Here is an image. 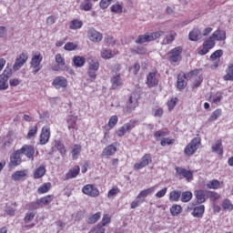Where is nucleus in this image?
Masks as SVG:
<instances>
[{"mask_svg":"<svg viewBox=\"0 0 233 233\" xmlns=\"http://www.w3.org/2000/svg\"><path fill=\"white\" fill-rule=\"evenodd\" d=\"M101 57H103V59H112V57H114V55L112 54V50L102 49Z\"/></svg>","mask_w":233,"mask_h":233,"instance_id":"44","label":"nucleus"},{"mask_svg":"<svg viewBox=\"0 0 233 233\" xmlns=\"http://www.w3.org/2000/svg\"><path fill=\"white\" fill-rule=\"evenodd\" d=\"M112 83V88L116 90V88H119V86H123V78L121 77V75H115L111 78Z\"/></svg>","mask_w":233,"mask_h":233,"instance_id":"21","label":"nucleus"},{"mask_svg":"<svg viewBox=\"0 0 233 233\" xmlns=\"http://www.w3.org/2000/svg\"><path fill=\"white\" fill-rule=\"evenodd\" d=\"M110 3H112V0H101L100 7L103 8V10H105L108 8V6H110Z\"/></svg>","mask_w":233,"mask_h":233,"instance_id":"59","label":"nucleus"},{"mask_svg":"<svg viewBox=\"0 0 233 233\" xmlns=\"http://www.w3.org/2000/svg\"><path fill=\"white\" fill-rule=\"evenodd\" d=\"M20 83H21V80L17 78H13L9 80L10 86H19Z\"/></svg>","mask_w":233,"mask_h":233,"instance_id":"63","label":"nucleus"},{"mask_svg":"<svg viewBox=\"0 0 233 233\" xmlns=\"http://www.w3.org/2000/svg\"><path fill=\"white\" fill-rule=\"evenodd\" d=\"M220 116H221V109H217L212 113L209 119L210 121H216V119H218V117H219Z\"/></svg>","mask_w":233,"mask_h":233,"instance_id":"55","label":"nucleus"},{"mask_svg":"<svg viewBox=\"0 0 233 233\" xmlns=\"http://www.w3.org/2000/svg\"><path fill=\"white\" fill-rule=\"evenodd\" d=\"M214 46H216V42L211 36L203 43V48L198 49V54H199V56H206V54H208V51L214 48Z\"/></svg>","mask_w":233,"mask_h":233,"instance_id":"6","label":"nucleus"},{"mask_svg":"<svg viewBox=\"0 0 233 233\" xmlns=\"http://www.w3.org/2000/svg\"><path fill=\"white\" fill-rule=\"evenodd\" d=\"M208 188H219V180H212L208 184Z\"/></svg>","mask_w":233,"mask_h":233,"instance_id":"56","label":"nucleus"},{"mask_svg":"<svg viewBox=\"0 0 233 233\" xmlns=\"http://www.w3.org/2000/svg\"><path fill=\"white\" fill-rule=\"evenodd\" d=\"M155 191L156 187H151L147 189L142 190L137 197V199H141V198H147V196H150V194L154 193Z\"/></svg>","mask_w":233,"mask_h":233,"instance_id":"33","label":"nucleus"},{"mask_svg":"<svg viewBox=\"0 0 233 233\" xmlns=\"http://www.w3.org/2000/svg\"><path fill=\"white\" fill-rule=\"evenodd\" d=\"M117 116H112L108 121V127L109 128H114V127H116V125H117Z\"/></svg>","mask_w":233,"mask_h":233,"instance_id":"52","label":"nucleus"},{"mask_svg":"<svg viewBox=\"0 0 233 233\" xmlns=\"http://www.w3.org/2000/svg\"><path fill=\"white\" fill-rule=\"evenodd\" d=\"M136 106H137V99L130 96L127 107L123 109L124 114H130L133 110H136Z\"/></svg>","mask_w":233,"mask_h":233,"instance_id":"18","label":"nucleus"},{"mask_svg":"<svg viewBox=\"0 0 233 233\" xmlns=\"http://www.w3.org/2000/svg\"><path fill=\"white\" fill-rule=\"evenodd\" d=\"M12 76V69L6 67L3 74L0 75V90H7L8 88V79Z\"/></svg>","mask_w":233,"mask_h":233,"instance_id":"4","label":"nucleus"},{"mask_svg":"<svg viewBox=\"0 0 233 233\" xmlns=\"http://www.w3.org/2000/svg\"><path fill=\"white\" fill-rule=\"evenodd\" d=\"M215 41H225L227 39V33L224 30L218 29L211 36Z\"/></svg>","mask_w":233,"mask_h":233,"instance_id":"23","label":"nucleus"},{"mask_svg":"<svg viewBox=\"0 0 233 233\" xmlns=\"http://www.w3.org/2000/svg\"><path fill=\"white\" fill-rule=\"evenodd\" d=\"M177 36V34L176 31H170L165 37V39L162 41V45H172L174 43V40Z\"/></svg>","mask_w":233,"mask_h":233,"instance_id":"24","label":"nucleus"},{"mask_svg":"<svg viewBox=\"0 0 233 233\" xmlns=\"http://www.w3.org/2000/svg\"><path fill=\"white\" fill-rule=\"evenodd\" d=\"M55 147L56 148H57V150H59L60 154L62 155L66 154V149H65V145H63V143H61L60 141L56 142Z\"/></svg>","mask_w":233,"mask_h":233,"instance_id":"51","label":"nucleus"},{"mask_svg":"<svg viewBox=\"0 0 233 233\" xmlns=\"http://www.w3.org/2000/svg\"><path fill=\"white\" fill-rule=\"evenodd\" d=\"M28 61V53H22L13 66L14 70H19Z\"/></svg>","mask_w":233,"mask_h":233,"instance_id":"11","label":"nucleus"},{"mask_svg":"<svg viewBox=\"0 0 233 233\" xmlns=\"http://www.w3.org/2000/svg\"><path fill=\"white\" fill-rule=\"evenodd\" d=\"M131 128L132 125L130 123H127L117 130L116 135L118 137H123V136H125V134H127V132H128V130Z\"/></svg>","mask_w":233,"mask_h":233,"instance_id":"31","label":"nucleus"},{"mask_svg":"<svg viewBox=\"0 0 233 233\" xmlns=\"http://www.w3.org/2000/svg\"><path fill=\"white\" fill-rule=\"evenodd\" d=\"M152 163V155L146 154L143 156L139 162L135 163L134 169L141 170V168H145V167H148Z\"/></svg>","mask_w":233,"mask_h":233,"instance_id":"5","label":"nucleus"},{"mask_svg":"<svg viewBox=\"0 0 233 233\" xmlns=\"http://www.w3.org/2000/svg\"><path fill=\"white\" fill-rule=\"evenodd\" d=\"M195 196L197 198V203L201 204L207 201V198H208V190L199 189L195 191Z\"/></svg>","mask_w":233,"mask_h":233,"instance_id":"17","label":"nucleus"},{"mask_svg":"<svg viewBox=\"0 0 233 233\" xmlns=\"http://www.w3.org/2000/svg\"><path fill=\"white\" fill-rule=\"evenodd\" d=\"M157 74L156 72H151L147 76V85L149 88H154V86H157Z\"/></svg>","mask_w":233,"mask_h":233,"instance_id":"14","label":"nucleus"},{"mask_svg":"<svg viewBox=\"0 0 233 233\" xmlns=\"http://www.w3.org/2000/svg\"><path fill=\"white\" fill-rule=\"evenodd\" d=\"M176 172L178 176H182V177L187 178V181H192L194 179V175L192 171L187 168L176 167Z\"/></svg>","mask_w":233,"mask_h":233,"instance_id":"13","label":"nucleus"},{"mask_svg":"<svg viewBox=\"0 0 233 233\" xmlns=\"http://www.w3.org/2000/svg\"><path fill=\"white\" fill-rule=\"evenodd\" d=\"M80 10H84L85 12H90V10H92V2H90V0H85L80 5Z\"/></svg>","mask_w":233,"mask_h":233,"instance_id":"39","label":"nucleus"},{"mask_svg":"<svg viewBox=\"0 0 233 233\" xmlns=\"http://www.w3.org/2000/svg\"><path fill=\"white\" fill-rule=\"evenodd\" d=\"M50 139V127H44L40 134V145H46Z\"/></svg>","mask_w":233,"mask_h":233,"instance_id":"16","label":"nucleus"},{"mask_svg":"<svg viewBox=\"0 0 233 233\" xmlns=\"http://www.w3.org/2000/svg\"><path fill=\"white\" fill-rule=\"evenodd\" d=\"M81 150L82 148L80 145L73 146L72 151H71L73 159H77L79 157V154H81Z\"/></svg>","mask_w":233,"mask_h":233,"instance_id":"35","label":"nucleus"},{"mask_svg":"<svg viewBox=\"0 0 233 233\" xmlns=\"http://www.w3.org/2000/svg\"><path fill=\"white\" fill-rule=\"evenodd\" d=\"M34 218H35V214L34 213H27L24 218V221L25 223H30V221H32L34 219Z\"/></svg>","mask_w":233,"mask_h":233,"instance_id":"60","label":"nucleus"},{"mask_svg":"<svg viewBox=\"0 0 233 233\" xmlns=\"http://www.w3.org/2000/svg\"><path fill=\"white\" fill-rule=\"evenodd\" d=\"M86 63V59H85L84 56H75L73 58V65L76 66V68H81L82 66H85V64Z\"/></svg>","mask_w":233,"mask_h":233,"instance_id":"27","label":"nucleus"},{"mask_svg":"<svg viewBox=\"0 0 233 233\" xmlns=\"http://www.w3.org/2000/svg\"><path fill=\"white\" fill-rule=\"evenodd\" d=\"M179 198H181V191L174 190L169 194L170 201H179Z\"/></svg>","mask_w":233,"mask_h":233,"instance_id":"42","label":"nucleus"},{"mask_svg":"<svg viewBox=\"0 0 233 233\" xmlns=\"http://www.w3.org/2000/svg\"><path fill=\"white\" fill-rule=\"evenodd\" d=\"M168 110H174L176 106V98H172L170 101L167 102Z\"/></svg>","mask_w":233,"mask_h":233,"instance_id":"64","label":"nucleus"},{"mask_svg":"<svg viewBox=\"0 0 233 233\" xmlns=\"http://www.w3.org/2000/svg\"><path fill=\"white\" fill-rule=\"evenodd\" d=\"M55 61L56 66H53V70L55 72H61V70H65L66 68V63L65 62V57L61 56V54H56L55 56Z\"/></svg>","mask_w":233,"mask_h":233,"instance_id":"9","label":"nucleus"},{"mask_svg":"<svg viewBox=\"0 0 233 233\" xmlns=\"http://www.w3.org/2000/svg\"><path fill=\"white\" fill-rule=\"evenodd\" d=\"M19 154H24L26 157H32V161H34V155L35 154V149L33 146L25 145L19 150H17Z\"/></svg>","mask_w":233,"mask_h":233,"instance_id":"10","label":"nucleus"},{"mask_svg":"<svg viewBox=\"0 0 233 233\" xmlns=\"http://www.w3.org/2000/svg\"><path fill=\"white\" fill-rule=\"evenodd\" d=\"M53 200H54V197L49 195L40 199H37L35 205H48V203H52Z\"/></svg>","mask_w":233,"mask_h":233,"instance_id":"32","label":"nucleus"},{"mask_svg":"<svg viewBox=\"0 0 233 233\" xmlns=\"http://www.w3.org/2000/svg\"><path fill=\"white\" fill-rule=\"evenodd\" d=\"M223 99V95L221 93H217L209 97V101L214 103V105H219Z\"/></svg>","mask_w":233,"mask_h":233,"instance_id":"36","label":"nucleus"},{"mask_svg":"<svg viewBox=\"0 0 233 233\" xmlns=\"http://www.w3.org/2000/svg\"><path fill=\"white\" fill-rule=\"evenodd\" d=\"M226 72L227 74L224 76V80L233 81V64L228 66V70Z\"/></svg>","mask_w":233,"mask_h":233,"instance_id":"38","label":"nucleus"},{"mask_svg":"<svg viewBox=\"0 0 233 233\" xmlns=\"http://www.w3.org/2000/svg\"><path fill=\"white\" fill-rule=\"evenodd\" d=\"M222 208L225 210H233V205L230 203V200H224L222 203Z\"/></svg>","mask_w":233,"mask_h":233,"instance_id":"54","label":"nucleus"},{"mask_svg":"<svg viewBox=\"0 0 233 233\" xmlns=\"http://www.w3.org/2000/svg\"><path fill=\"white\" fill-rule=\"evenodd\" d=\"M135 52H136V54H139L141 56H145V54H147V47L138 46V47H137Z\"/></svg>","mask_w":233,"mask_h":233,"instance_id":"62","label":"nucleus"},{"mask_svg":"<svg viewBox=\"0 0 233 233\" xmlns=\"http://www.w3.org/2000/svg\"><path fill=\"white\" fill-rule=\"evenodd\" d=\"M192 199V192L185 191L181 194V201L183 203H188Z\"/></svg>","mask_w":233,"mask_h":233,"instance_id":"43","label":"nucleus"},{"mask_svg":"<svg viewBox=\"0 0 233 233\" xmlns=\"http://www.w3.org/2000/svg\"><path fill=\"white\" fill-rule=\"evenodd\" d=\"M35 134H37V126H34L33 127H30L26 136V139H32V137H34Z\"/></svg>","mask_w":233,"mask_h":233,"instance_id":"48","label":"nucleus"},{"mask_svg":"<svg viewBox=\"0 0 233 233\" xmlns=\"http://www.w3.org/2000/svg\"><path fill=\"white\" fill-rule=\"evenodd\" d=\"M199 145H201V138H193L191 142L186 147L184 153L187 156H193V154H196V150L199 148Z\"/></svg>","mask_w":233,"mask_h":233,"instance_id":"3","label":"nucleus"},{"mask_svg":"<svg viewBox=\"0 0 233 233\" xmlns=\"http://www.w3.org/2000/svg\"><path fill=\"white\" fill-rule=\"evenodd\" d=\"M87 63H88V69L89 70H94V72H97L99 70V62L96 60V57L94 56H89L87 58Z\"/></svg>","mask_w":233,"mask_h":233,"instance_id":"20","label":"nucleus"},{"mask_svg":"<svg viewBox=\"0 0 233 233\" xmlns=\"http://www.w3.org/2000/svg\"><path fill=\"white\" fill-rule=\"evenodd\" d=\"M187 76L185 75L179 74L177 76V87L178 90L185 89V86H187Z\"/></svg>","mask_w":233,"mask_h":233,"instance_id":"26","label":"nucleus"},{"mask_svg":"<svg viewBox=\"0 0 233 233\" xmlns=\"http://www.w3.org/2000/svg\"><path fill=\"white\" fill-rule=\"evenodd\" d=\"M23 177H26V173H25V171H16L12 175V179L14 181H19L23 179Z\"/></svg>","mask_w":233,"mask_h":233,"instance_id":"41","label":"nucleus"},{"mask_svg":"<svg viewBox=\"0 0 233 233\" xmlns=\"http://www.w3.org/2000/svg\"><path fill=\"white\" fill-rule=\"evenodd\" d=\"M117 152V147L114 146L113 144L107 146L106 148L102 151V157H110L111 156H114Z\"/></svg>","mask_w":233,"mask_h":233,"instance_id":"19","label":"nucleus"},{"mask_svg":"<svg viewBox=\"0 0 233 233\" xmlns=\"http://www.w3.org/2000/svg\"><path fill=\"white\" fill-rule=\"evenodd\" d=\"M65 50H67V52H72V50H76L77 48V44L73 42H68L64 46Z\"/></svg>","mask_w":233,"mask_h":233,"instance_id":"49","label":"nucleus"},{"mask_svg":"<svg viewBox=\"0 0 233 233\" xmlns=\"http://www.w3.org/2000/svg\"><path fill=\"white\" fill-rule=\"evenodd\" d=\"M45 174H46V169L45 168V167L41 166L35 169L34 173V177L35 179H41V177H43Z\"/></svg>","mask_w":233,"mask_h":233,"instance_id":"34","label":"nucleus"},{"mask_svg":"<svg viewBox=\"0 0 233 233\" xmlns=\"http://www.w3.org/2000/svg\"><path fill=\"white\" fill-rule=\"evenodd\" d=\"M82 26H83V21L75 19L71 22V25L69 26V28L71 30H79V28H81Z\"/></svg>","mask_w":233,"mask_h":233,"instance_id":"40","label":"nucleus"},{"mask_svg":"<svg viewBox=\"0 0 233 233\" xmlns=\"http://www.w3.org/2000/svg\"><path fill=\"white\" fill-rule=\"evenodd\" d=\"M181 206L175 205L170 208V214H172L173 216H179V214H181Z\"/></svg>","mask_w":233,"mask_h":233,"instance_id":"47","label":"nucleus"},{"mask_svg":"<svg viewBox=\"0 0 233 233\" xmlns=\"http://www.w3.org/2000/svg\"><path fill=\"white\" fill-rule=\"evenodd\" d=\"M82 192L83 194H86V196H90V198H97V196H99V189L92 184L84 186Z\"/></svg>","mask_w":233,"mask_h":233,"instance_id":"8","label":"nucleus"},{"mask_svg":"<svg viewBox=\"0 0 233 233\" xmlns=\"http://www.w3.org/2000/svg\"><path fill=\"white\" fill-rule=\"evenodd\" d=\"M53 86L57 90H59V88H66V86H68V80L64 76H56L53 80Z\"/></svg>","mask_w":233,"mask_h":233,"instance_id":"12","label":"nucleus"},{"mask_svg":"<svg viewBox=\"0 0 233 233\" xmlns=\"http://www.w3.org/2000/svg\"><path fill=\"white\" fill-rule=\"evenodd\" d=\"M188 37L190 41H199L203 35H201V31H199V29H194L189 33Z\"/></svg>","mask_w":233,"mask_h":233,"instance_id":"29","label":"nucleus"},{"mask_svg":"<svg viewBox=\"0 0 233 233\" xmlns=\"http://www.w3.org/2000/svg\"><path fill=\"white\" fill-rule=\"evenodd\" d=\"M87 35L90 41H93L94 43H99V41H102L103 39V35L94 28H90L88 30Z\"/></svg>","mask_w":233,"mask_h":233,"instance_id":"15","label":"nucleus"},{"mask_svg":"<svg viewBox=\"0 0 233 233\" xmlns=\"http://www.w3.org/2000/svg\"><path fill=\"white\" fill-rule=\"evenodd\" d=\"M41 61H43V55L39 52L33 53V57L31 59V66L33 67V74L35 76L43 66H41Z\"/></svg>","mask_w":233,"mask_h":233,"instance_id":"2","label":"nucleus"},{"mask_svg":"<svg viewBox=\"0 0 233 233\" xmlns=\"http://www.w3.org/2000/svg\"><path fill=\"white\" fill-rule=\"evenodd\" d=\"M208 198H210L211 201H216V199H219V195L213 191H208Z\"/></svg>","mask_w":233,"mask_h":233,"instance_id":"57","label":"nucleus"},{"mask_svg":"<svg viewBox=\"0 0 233 233\" xmlns=\"http://www.w3.org/2000/svg\"><path fill=\"white\" fill-rule=\"evenodd\" d=\"M80 170L81 169L79 168V166H75L66 175V179H74V177H77V176H79Z\"/></svg>","mask_w":233,"mask_h":233,"instance_id":"28","label":"nucleus"},{"mask_svg":"<svg viewBox=\"0 0 233 233\" xmlns=\"http://www.w3.org/2000/svg\"><path fill=\"white\" fill-rule=\"evenodd\" d=\"M174 143V139L170 138H163L160 142L162 147H166V145H172Z\"/></svg>","mask_w":233,"mask_h":233,"instance_id":"61","label":"nucleus"},{"mask_svg":"<svg viewBox=\"0 0 233 233\" xmlns=\"http://www.w3.org/2000/svg\"><path fill=\"white\" fill-rule=\"evenodd\" d=\"M111 12L114 14H123V5L120 4H115L111 6Z\"/></svg>","mask_w":233,"mask_h":233,"instance_id":"46","label":"nucleus"},{"mask_svg":"<svg viewBox=\"0 0 233 233\" xmlns=\"http://www.w3.org/2000/svg\"><path fill=\"white\" fill-rule=\"evenodd\" d=\"M161 35H165V31H157L154 33H146L145 35H138L136 43L137 45H143L145 43H150V41H155V39H159Z\"/></svg>","mask_w":233,"mask_h":233,"instance_id":"1","label":"nucleus"},{"mask_svg":"<svg viewBox=\"0 0 233 233\" xmlns=\"http://www.w3.org/2000/svg\"><path fill=\"white\" fill-rule=\"evenodd\" d=\"M221 56H223V50L218 49L217 51H215L211 56H210V59H212L213 61L221 57Z\"/></svg>","mask_w":233,"mask_h":233,"instance_id":"53","label":"nucleus"},{"mask_svg":"<svg viewBox=\"0 0 233 233\" xmlns=\"http://www.w3.org/2000/svg\"><path fill=\"white\" fill-rule=\"evenodd\" d=\"M117 194H119V187H115L108 191L107 198L111 199V198H115V196H117Z\"/></svg>","mask_w":233,"mask_h":233,"instance_id":"50","label":"nucleus"},{"mask_svg":"<svg viewBox=\"0 0 233 233\" xmlns=\"http://www.w3.org/2000/svg\"><path fill=\"white\" fill-rule=\"evenodd\" d=\"M10 162L13 167L21 165V154L18 151L13 153L10 157Z\"/></svg>","mask_w":233,"mask_h":233,"instance_id":"25","label":"nucleus"},{"mask_svg":"<svg viewBox=\"0 0 233 233\" xmlns=\"http://www.w3.org/2000/svg\"><path fill=\"white\" fill-rule=\"evenodd\" d=\"M211 150L215 152V154H218V156H223V143L221 140L215 141V143L212 144Z\"/></svg>","mask_w":233,"mask_h":233,"instance_id":"22","label":"nucleus"},{"mask_svg":"<svg viewBox=\"0 0 233 233\" xmlns=\"http://www.w3.org/2000/svg\"><path fill=\"white\" fill-rule=\"evenodd\" d=\"M52 187V184L50 183H45L42 187L38 188V194H46L50 190V187Z\"/></svg>","mask_w":233,"mask_h":233,"instance_id":"45","label":"nucleus"},{"mask_svg":"<svg viewBox=\"0 0 233 233\" xmlns=\"http://www.w3.org/2000/svg\"><path fill=\"white\" fill-rule=\"evenodd\" d=\"M205 214V206L200 205L196 207L192 211V216L194 218H201Z\"/></svg>","mask_w":233,"mask_h":233,"instance_id":"30","label":"nucleus"},{"mask_svg":"<svg viewBox=\"0 0 233 233\" xmlns=\"http://www.w3.org/2000/svg\"><path fill=\"white\" fill-rule=\"evenodd\" d=\"M105 228H103V226H101V224H98L97 226H96L91 232L94 233H105Z\"/></svg>","mask_w":233,"mask_h":233,"instance_id":"58","label":"nucleus"},{"mask_svg":"<svg viewBox=\"0 0 233 233\" xmlns=\"http://www.w3.org/2000/svg\"><path fill=\"white\" fill-rule=\"evenodd\" d=\"M183 52V48L181 46H177L168 52V59L170 63H177L181 59V53Z\"/></svg>","mask_w":233,"mask_h":233,"instance_id":"7","label":"nucleus"},{"mask_svg":"<svg viewBox=\"0 0 233 233\" xmlns=\"http://www.w3.org/2000/svg\"><path fill=\"white\" fill-rule=\"evenodd\" d=\"M99 219H101V212H96V214L87 218V223L89 225H94V223H97Z\"/></svg>","mask_w":233,"mask_h":233,"instance_id":"37","label":"nucleus"}]
</instances>
